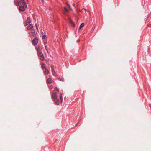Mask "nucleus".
I'll list each match as a JSON object with an SVG mask.
<instances>
[{"mask_svg":"<svg viewBox=\"0 0 151 151\" xmlns=\"http://www.w3.org/2000/svg\"><path fill=\"white\" fill-rule=\"evenodd\" d=\"M35 26H36V28L37 30H38V26H37V24H35Z\"/></svg>","mask_w":151,"mask_h":151,"instance_id":"24","label":"nucleus"},{"mask_svg":"<svg viewBox=\"0 0 151 151\" xmlns=\"http://www.w3.org/2000/svg\"><path fill=\"white\" fill-rule=\"evenodd\" d=\"M42 0L43 2H44V0Z\"/></svg>","mask_w":151,"mask_h":151,"instance_id":"31","label":"nucleus"},{"mask_svg":"<svg viewBox=\"0 0 151 151\" xmlns=\"http://www.w3.org/2000/svg\"><path fill=\"white\" fill-rule=\"evenodd\" d=\"M27 1L28 2V0H27Z\"/></svg>","mask_w":151,"mask_h":151,"instance_id":"32","label":"nucleus"},{"mask_svg":"<svg viewBox=\"0 0 151 151\" xmlns=\"http://www.w3.org/2000/svg\"><path fill=\"white\" fill-rule=\"evenodd\" d=\"M70 22L72 24L73 27H75L74 23L71 20H70Z\"/></svg>","mask_w":151,"mask_h":151,"instance_id":"16","label":"nucleus"},{"mask_svg":"<svg viewBox=\"0 0 151 151\" xmlns=\"http://www.w3.org/2000/svg\"><path fill=\"white\" fill-rule=\"evenodd\" d=\"M79 3V1H78L77 3L76 4V6H78V3Z\"/></svg>","mask_w":151,"mask_h":151,"instance_id":"27","label":"nucleus"},{"mask_svg":"<svg viewBox=\"0 0 151 151\" xmlns=\"http://www.w3.org/2000/svg\"><path fill=\"white\" fill-rule=\"evenodd\" d=\"M73 6L74 7H75V4L74 3H73L72 4Z\"/></svg>","mask_w":151,"mask_h":151,"instance_id":"26","label":"nucleus"},{"mask_svg":"<svg viewBox=\"0 0 151 151\" xmlns=\"http://www.w3.org/2000/svg\"><path fill=\"white\" fill-rule=\"evenodd\" d=\"M47 83L49 84H50L52 83V79L50 78H49L47 80Z\"/></svg>","mask_w":151,"mask_h":151,"instance_id":"12","label":"nucleus"},{"mask_svg":"<svg viewBox=\"0 0 151 151\" xmlns=\"http://www.w3.org/2000/svg\"><path fill=\"white\" fill-rule=\"evenodd\" d=\"M55 104L57 105H58L59 104V100H57L54 102Z\"/></svg>","mask_w":151,"mask_h":151,"instance_id":"15","label":"nucleus"},{"mask_svg":"<svg viewBox=\"0 0 151 151\" xmlns=\"http://www.w3.org/2000/svg\"><path fill=\"white\" fill-rule=\"evenodd\" d=\"M38 41V39L37 38H35L33 40L32 43L34 45H36Z\"/></svg>","mask_w":151,"mask_h":151,"instance_id":"4","label":"nucleus"},{"mask_svg":"<svg viewBox=\"0 0 151 151\" xmlns=\"http://www.w3.org/2000/svg\"><path fill=\"white\" fill-rule=\"evenodd\" d=\"M66 4H67V5L70 8V9L71 10H72V9L71 8L70 5L68 3H66Z\"/></svg>","mask_w":151,"mask_h":151,"instance_id":"19","label":"nucleus"},{"mask_svg":"<svg viewBox=\"0 0 151 151\" xmlns=\"http://www.w3.org/2000/svg\"><path fill=\"white\" fill-rule=\"evenodd\" d=\"M87 12V13H88V14L89 15V14H88V12Z\"/></svg>","mask_w":151,"mask_h":151,"instance_id":"30","label":"nucleus"},{"mask_svg":"<svg viewBox=\"0 0 151 151\" xmlns=\"http://www.w3.org/2000/svg\"><path fill=\"white\" fill-rule=\"evenodd\" d=\"M63 13L65 14H66L68 12V10L66 7H64L63 9Z\"/></svg>","mask_w":151,"mask_h":151,"instance_id":"6","label":"nucleus"},{"mask_svg":"<svg viewBox=\"0 0 151 151\" xmlns=\"http://www.w3.org/2000/svg\"><path fill=\"white\" fill-rule=\"evenodd\" d=\"M61 100V102H62V101H63V99H62V100Z\"/></svg>","mask_w":151,"mask_h":151,"instance_id":"28","label":"nucleus"},{"mask_svg":"<svg viewBox=\"0 0 151 151\" xmlns=\"http://www.w3.org/2000/svg\"><path fill=\"white\" fill-rule=\"evenodd\" d=\"M57 92L55 91H53L52 95V98L54 99H56L57 98Z\"/></svg>","mask_w":151,"mask_h":151,"instance_id":"2","label":"nucleus"},{"mask_svg":"<svg viewBox=\"0 0 151 151\" xmlns=\"http://www.w3.org/2000/svg\"><path fill=\"white\" fill-rule=\"evenodd\" d=\"M37 54L40 57H41L43 55V54L42 52L40 51L39 50H37Z\"/></svg>","mask_w":151,"mask_h":151,"instance_id":"9","label":"nucleus"},{"mask_svg":"<svg viewBox=\"0 0 151 151\" xmlns=\"http://www.w3.org/2000/svg\"><path fill=\"white\" fill-rule=\"evenodd\" d=\"M51 71H52V74L53 75L55 76V74H56L52 66H51Z\"/></svg>","mask_w":151,"mask_h":151,"instance_id":"7","label":"nucleus"},{"mask_svg":"<svg viewBox=\"0 0 151 151\" xmlns=\"http://www.w3.org/2000/svg\"><path fill=\"white\" fill-rule=\"evenodd\" d=\"M84 23H82L81 25H80L79 27V29L80 30L84 26Z\"/></svg>","mask_w":151,"mask_h":151,"instance_id":"14","label":"nucleus"},{"mask_svg":"<svg viewBox=\"0 0 151 151\" xmlns=\"http://www.w3.org/2000/svg\"><path fill=\"white\" fill-rule=\"evenodd\" d=\"M53 88V86H52V85H50L49 86V88L51 89H52Z\"/></svg>","mask_w":151,"mask_h":151,"instance_id":"23","label":"nucleus"},{"mask_svg":"<svg viewBox=\"0 0 151 151\" xmlns=\"http://www.w3.org/2000/svg\"><path fill=\"white\" fill-rule=\"evenodd\" d=\"M31 22L30 19H27L25 21V24L26 25H28Z\"/></svg>","mask_w":151,"mask_h":151,"instance_id":"11","label":"nucleus"},{"mask_svg":"<svg viewBox=\"0 0 151 151\" xmlns=\"http://www.w3.org/2000/svg\"><path fill=\"white\" fill-rule=\"evenodd\" d=\"M58 80L61 81H63V79L62 78H58Z\"/></svg>","mask_w":151,"mask_h":151,"instance_id":"22","label":"nucleus"},{"mask_svg":"<svg viewBox=\"0 0 151 151\" xmlns=\"http://www.w3.org/2000/svg\"><path fill=\"white\" fill-rule=\"evenodd\" d=\"M47 45H46L45 46V48L46 51H47V52L48 54L49 53V52H48V50L47 49Z\"/></svg>","mask_w":151,"mask_h":151,"instance_id":"18","label":"nucleus"},{"mask_svg":"<svg viewBox=\"0 0 151 151\" xmlns=\"http://www.w3.org/2000/svg\"><path fill=\"white\" fill-rule=\"evenodd\" d=\"M44 72L45 74H48L49 73L48 70L46 68H45V71H44Z\"/></svg>","mask_w":151,"mask_h":151,"instance_id":"10","label":"nucleus"},{"mask_svg":"<svg viewBox=\"0 0 151 151\" xmlns=\"http://www.w3.org/2000/svg\"><path fill=\"white\" fill-rule=\"evenodd\" d=\"M79 11L80 12H88V13L89 14V15L90 14V11L88 10H87L84 8H83L81 10H79Z\"/></svg>","mask_w":151,"mask_h":151,"instance_id":"3","label":"nucleus"},{"mask_svg":"<svg viewBox=\"0 0 151 151\" xmlns=\"http://www.w3.org/2000/svg\"><path fill=\"white\" fill-rule=\"evenodd\" d=\"M62 96V94L61 93H60V100H62V99H63Z\"/></svg>","mask_w":151,"mask_h":151,"instance_id":"20","label":"nucleus"},{"mask_svg":"<svg viewBox=\"0 0 151 151\" xmlns=\"http://www.w3.org/2000/svg\"><path fill=\"white\" fill-rule=\"evenodd\" d=\"M41 68L42 69H45L46 68L45 64L44 63H42L41 64Z\"/></svg>","mask_w":151,"mask_h":151,"instance_id":"13","label":"nucleus"},{"mask_svg":"<svg viewBox=\"0 0 151 151\" xmlns=\"http://www.w3.org/2000/svg\"><path fill=\"white\" fill-rule=\"evenodd\" d=\"M55 89L58 92L59 91V89H58V88H57V87H55Z\"/></svg>","mask_w":151,"mask_h":151,"instance_id":"25","label":"nucleus"},{"mask_svg":"<svg viewBox=\"0 0 151 151\" xmlns=\"http://www.w3.org/2000/svg\"><path fill=\"white\" fill-rule=\"evenodd\" d=\"M46 37V35H44L42 36V38L43 39H44Z\"/></svg>","mask_w":151,"mask_h":151,"instance_id":"21","label":"nucleus"},{"mask_svg":"<svg viewBox=\"0 0 151 151\" xmlns=\"http://www.w3.org/2000/svg\"><path fill=\"white\" fill-rule=\"evenodd\" d=\"M27 19H30V18L29 17H28L27 18Z\"/></svg>","mask_w":151,"mask_h":151,"instance_id":"29","label":"nucleus"},{"mask_svg":"<svg viewBox=\"0 0 151 151\" xmlns=\"http://www.w3.org/2000/svg\"><path fill=\"white\" fill-rule=\"evenodd\" d=\"M33 27V25L32 24H30L27 27V28L28 30L31 29Z\"/></svg>","mask_w":151,"mask_h":151,"instance_id":"8","label":"nucleus"},{"mask_svg":"<svg viewBox=\"0 0 151 151\" xmlns=\"http://www.w3.org/2000/svg\"><path fill=\"white\" fill-rule=\"evenodd\" d=\"M40 57V58L41 60H44L45 58L43 55L41 57Z\"/></svg>","mask_w":151,"mask_h":151,"instance_id":"17","label":"nucleus"},{"mask_svg":"<svg viewBox=\"0 0 151 151\" xmlns=\"http://www.w3.org/2000/svg\"><path fill=\"white\" fill-rule=\"evenodd\" d=\"M17 2L18 3V4H21L22 3H24L25 4L26 3L24 1V0H17Z\"/></svg>","mask_w":151,"mask_h":151,"instance_id":"5","label":"nucleus"},{"mask_svg":"<svg viewBox=\"0 0 151 151\" xmlns=\"http://www.w3.org/2000/svg\"><path fill=\"white\" fill-rule=\"evenodd\" d=\"M22 4L23 5H20L19 7V10L23 12L25 10V8L27 7V6L26 3L25 4L24 3H22Z\"/></svg>","mask_w":151,"mask_h":151,"instance_id":"1","label":"nucleus"}]
</instances>
